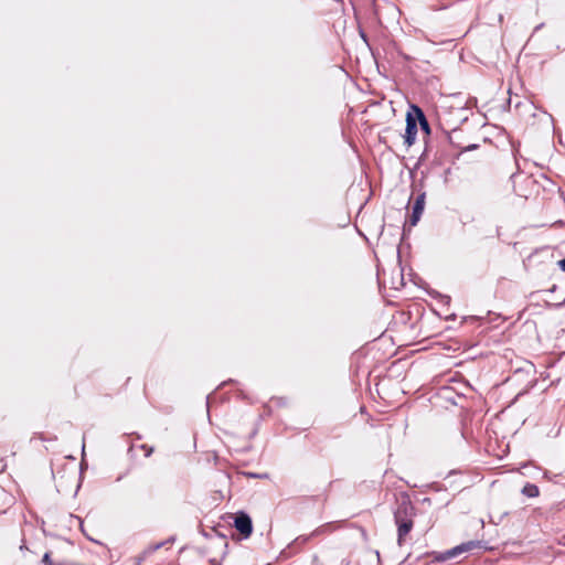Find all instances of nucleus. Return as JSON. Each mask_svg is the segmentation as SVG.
<instances>
[{"label":"nucleus","instance_id":"5","mask_svg":"<svg viewBox=\"0 0 565 565\" xmlns=\"http://www.w3.org/2000/svg\"><path fill=\"white\" fill-rule=\"evenodd\" d=\"M416 136H417V124H416L415 119L412 117V115L408 114L406 117V128H405V135H404V142L406 143L407 147H411L415 142Z\"/></svg>","mask_w":565,"mask_h":565},{"label":"nucleus","instance_id":"9","mask_svg":"<svg viewBox=\"0 0 565 565\" xmlns=\"http://www.w3.org/2000/svg\"><path fill=\"white\" fill-rule=\"evenodd\" d=\"M42 563L46 564V565H55L52 559H51V555L50 553H45L42 557Z\"/></svg>","mask_w":565,"mask_h":565},{"label":"nucleus","instance_id":"8","mask_svg":"<svg viewBox=\"0 0 565 565\" xmlns=\"http://www.w3.org/2000/svg\"><path fill=\"white\" fill-rule=\"evenodd\" d=\"M416 110L418 111V115H419V124H420L422 128L425 131L429 132V125H428V121L425 118L423 111L419 108H417V107H416Z\"/></svg>","mask_w":565,"mask_h":565},{"label":"nucleus","instance_id":"3","mask_svg":"<svg viewBox=\"0 0 565 565\" xmlns=\"http://www.w3.org/2000/svg\"><path fill=\"white\" fill-rule=\"evenodd\" d=\"M234 525L236 530L243 534L245 537H248L253 531L252 519L246 513H239L234 521Z\"/></svg>","mask_w":565,"mask_h":565},{"label":"nucleus","instance_id":"4","mask_svg":"<svg viewBox=\"0 0 565 565\" xmlns=\"http://www.w3.org/2000/svg\"><path fill=\"white\" fill-rule=\"evenodd\" d=\"M425 193H420L417 195V198L415 199V202L413 204V207H412V214H411V218H409V224L411 226H415L418 221L420 220V216L424 212V207H425Z\"/></svg>","mask_w":565,"mask_h":565},{"label":"nucleus","instance_id":"1","mask_svg":"<svg viewBox=\"0 0 565 565\" xmlns=\"http://www.w3.org/2000/svg\"><path fill=\"white\" fill-rule=\"evenodd\" d=\"M416 515V509L407 495H404L398 502L397 508L394 511V521L398 525L403 522L414 520Z\"/></svg>","mask_w":565,"mask_h":565},{"label":"nucleus","instance_id":"6","mask_svg":"<svg viewBox=\"0 0 565 565\" xmlns=\"http://www.w3.org/2000/svg\"><path fill=\"white\" fill-rule=\"evenodd\" d=\"M397 526V543L399 546L403 545L406 535L412 531L414 526V520L403 522Z\"/></svg>","mask_w":565,"mask_h":565},{"label":"nucleus","instance_id":"13","mask_svg":"<svg viewBox=\"0 0 565 565\" xmlns=\"http://www.w3.org/2000/svg\"><path fill=\"white\" fill-rule=\"evenodd\" d=\"M313 565H324V564L319 563L318 558H317V557H315V559H313Z\"/></svg>","mask_w":565,"mask_h":565},{"label":"nucleus","instance_id":"7","mask_svg":"<svg viewBox=\"0 0 565 565\" xmlns=\"http://www.w3.org/2000/svg\"><path fill=\"white\" fill-rule=\"evenodd\" d=\"M522 493L529 498H535L540 494V490L536 484L526 483L522 489Z\"/></svg>","mask_w":565,"mask_h":565},{"label":"nucleus","instance_id":"10","mask_svg":"<svg viewBox=\"0 0 565 565\" xmlns=\"http://www.w3.org/2000/svg\"><path fill=\"white\" fill-rule=\"evenodd\" d=\"M141 449L145 450L146 457H149L153 452V447H150L148 445H142Z\"/></svg>","mask_w":565,"mask_h":565},{"label":"nucleus","instance_id":"2","mask_svg":"<svg viewBox=\"0 0 565 565\" xmlns=\"http://www.w3.org/2000/svg\"><path fill=\"white\" fill-rule=\"evenodd\" d=\"M479 544L480 543L476 542V541H469V542L462 543V544L457 545V546L448 550L447 552L438 555L436 557V559L439 562H444L446 559L454 558L463 552H468V551H471V550L478 547Z\"/></svg>","mask_w":565,"mask_h":565},{"label":"nucleus","instance_id":"12","mask_svg":"<svg viewBox=\"0 0 565 565\" xmlns=\"http://www.w3.org/2000/svg\"><path fill=\"white\" fill-rule=\"evenodd\" d=\"M477 147H478L477 145H470V146L466 147L465 150L469 151V150L476 149Z\"/></svg>","mask_w":565,"mask_h":565},{"label":"nucleus","instance_id":"11","mask_svg":"<svg viewBox=\"0 0 565 565\" xmlns=\"http://www.w3.org/2000/svg\"><path fill=\"white\" fill-rule=\"evenodd\" d=\"M558 265H559L561 269H562L563 271H565V258L561 259V260L558 262Z\"/></svg>","mask_w":565,"mask_h":565}]
</instances>
